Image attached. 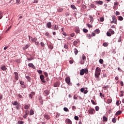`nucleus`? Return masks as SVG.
I'll list each match as a JSON object with an SVG mask.
<instances>
[{"instance_id": "f257e3e1", "label": "nucleus", "mask_w": 124, "mask_h": 124, "mask_svg": "<svg viewBox=\"0 0 124 124\" xmlns=\"http://www.w3.org/2000/svg\"><path fill=\"white\" fill-rule=\"evenodd\" d=\"M101 74V69L99 67H97L95 70V76L96 78H98Z\"/></svg>"}, {"instance_id": "f03ea898", "label": "nucleus", "mask_w": 124, "mask_h": 124, "mask_svg": "<svg viewBox=\"0 0 124 124\" xmlns=\"http://www.w3.org/2000/svg\"><path fill=\"white\" fill-rule=\"evenodd\" d=\"M13 105L16 106V108L17 110H19L21 107V106L20 103L17 102V101H12Z\"/></svg>"}, {"instance_id": "7ed1b4c3", "label": "nucleus", "mask_w": 124, "mask_h": 124, "mask_svg": "<svg viewBox=\"0 0 124 124\" xmlns=\"http://www.w3.org/2000/svg\"><path fill=\"white\" fill-rule=\"evenodd\" d=\"M85 73H86V74H88V73H89V70L88 69H82V70L80 71V75L81 76H83Z\"/></svg>"}, {"instance_id": "20e7f679", "label": "nucleus", "mask_w": 124, "mask_h": 124, "mask_svg": "<svg viewBox=\"0 0 124 124\" xmlns=\"http://www.w3.org/2000/svg\"><path fill=\"white\" fill-rule=\"evenodd\" d=\"M112 19H113V21H111L110 23L111 24H112V23H114V24H117V18H116V16H113Z\"/></svg>"}, {"instance_id": "39448f33", "label": "nucleus", "mask_w": 124, "mask_h": 124, "mask_svg": "<svg viewBox=\"0 0 124 124\" xmlns=\"http://www.w3.org/2000/svg\"><path fill=\"white\" fill-rule=\"evenodd\" d=\"M88 112L89 114H93L95 113V110L93 108H90L89 110H88Z\"/></svg>"}, {"instance_id": "423d86ee", "label": "nucleus", "mask_w": 124, "mask_h": 124, "mask_svg": "<svg viewBox=\"0 0 124 124\" xmlns=\"http://www.w3.org/2000/svg\"><path fill=\"white\" fill-rule=\"evenodd\" d=\"M119 3L118 1H115L114 4L113 9L114 10L117 9L118 7Z\"/></svg>"}, {"instance_id": "0eeeda50", "label": "nucleus", "mask_w": 124, "mask_h": 124, "mask_svg": "<svg viewBox=\"0 0 124 124\" xmlns=\"http://www.w3.org/2000/svg\"><path fill=\"white\" fill-rule=\"evenodd\" d=\"M65 80L66 83H67V84H70V83L71 82V78L70 77L66 78Z\"/></svg>"}, {"instance_id": "6e6552de", "label": "nucleus", "mask_w": 124, "mask_h": 124, "mask_svg": "<svg viewBox=\"0 0 124 124\" xmlns=\"http://www.w3.org/2000/svg\"><path fill=\"white\" fill-rule=\"evenodd\" d=\"M78 43H80V39H77L76 41H74V42H73V45L75 46H76Z\"/></svg>"}, {"instance_id": "1a4fd4ad", "label": "nucleus", "mask_w": 124, "mask_h": 124, "mask_svg": "<svg viewBox=\"0 0 124 124\" xmlns=\"http://www.w3.org/2000/svg\"><path fill=\"white\" fill-rule=\"evenodd\" d=\"M14 74H15V79L16 80H18L19 79V75H18V73H17V72H15Z\"/></svg>"}, {"instance_id": "9d476101", "label": "nucleus", "mask_w": 124, "mask_h": 124, "mask_svg": "<svg viewBox=\"0 0 124 124\" xmlns=\"http://www.w3.org/2000/svg\"><path fill=\"white\" fill-rule=\"evenodd\" d=\"M95 4L102 5L103 2L102 0L95 1Z\"/></svg>"}, {"instance_id": "9b49d317", "label": "nucleus", "mask_w": 124, "mask_h": 124, "mask_svg": "<svg viewBox=\"0 0 124 124\" xmlns=\"http://www.w3.org/2000/svg\"><path fill=\"white\" fill-rule=\"evenodd\" d=\"M28 66L29 67H32V68H33V69H35V67L34 65V64H33V63H29V64H28Z\"/></svg>"}, {"instance_id": "f8f14e48", "label": "nucleus", "mask_w": 124, "mask_h": 124, "mask_svg": "<svg viewBox=\"0 0 124 124\" xmlns=\"http://www.w3.org/2000/svg\"><path fill=\"white\" fill-rule=\"evenodd\" d=\"M60 82H56L54 84V87H59L60 86Z\"/></svg>"}, {"instance_id": "ddd939ff", "label": "nucleus", "mask_w": 124, "mask_h": 124, "mask_svg": "<svg viewBox=\"0 0 124 124\" xmlns=\"http://www.w3.org/2000/svg\"><path fill=\"white\" fill-rule=\"evenodd\" d=\"M66 123L67 124H72V121L70 120L69 119H66Z\"/></svg>"}, {"instance_id": "4468645a", "label": "nucleus", "mask_w": 124, "mask_h": 124, "mask_svg": "<svg viewBox=\"0 0 124 124\" xmlns=\"http://www.w3.org/2000/svg\"><path fill=\"white\" fill-rule=\"evenodd\" d=\"M44 93L46 95H48L50 94V91H48V90H46V91H44Z\"/></svg>"}, {"instance_id": "2eb2a0df", "label": "nucleus", "mask_w": 124, "mask_h": 124, "mask_svg": "<svg viewBox=\"0 0 124 124\" xmlns=\"http://www.w3.org/2000/svg\"><path fill=\"white\" fill-rule=\"evenodd\" d=\"M61 32H62L63 35H64L65 36H67V33H66V32H64V28H62L61 29Z\"/></svg>"}, {"instance_id": "dca6fc26", "label": "nucleus", "mask_w": 124, "mask_h": 124, "mask_svg": "<svg viewBox=\"0 0 124 124\" xmlns=\"http://www.w3.org/2000/svg\"><path fill=\"white\" fill-rule=\"evenodd\" d=\"M31 41L32 42H35L36 43V41H37V38H32V37H31Z\"/></svg>"}, {"instance_id": "f3484780", "label": "nucleus", "mask_w": 124, "mask_h": 124, "mask_svg": "<svg viewBox=\"0 0 124 124\" xmlns=\"http://www.w3.org/2000/svg\"><path fill=\"white\" fill-rule=\"evenodd\" d=\"M108 31L111 33V34H115V32L113 31V29H110L108 30Z\"/></svg>"}, {"instance_id": "a211bd4d", "label": "nucleus", "mask_w": 124, "mask_h": 124, "mask_svg": "<svg viewBox=\"0 0 124 124\" xmlns=\"http://www.w3.org/2000/svg\"><path fill=\"white\" fill-rule=\"evenodd\" d=\"M121 114H122L121 110H118V111L116 112L115 115L119 116V115H120Z\"/></svg>"}, {"instance_id": "6ab92c4d", "label": "nucleus", "mask_w": 124, "mask_h": 124, "mask_svg": "<svg viewBox=\"0 0 124 124\" xmlns=\"http://www.w3.org/2000/svg\"><path fill=\"white\" fill-rule=\"evenodd\" d=\"M47 26L48 28H49V29L51 28V27H52L51 23V22H48L47 23Z\"/></svg>"}, {"instance_id": "aec40b11", "label": "nucleus", "mask_w": 124, "mask_h": 124, "mask_svg": "<svg viewBox=\"0 0 124 124\" xmlns=\"http://www.w3.org/2000/svg\"><path fill=\"white\" fill-rule=\"evenodd\" d=\"M30 107V105H25V107H24V108H25V109H29V108Z\"/></svg>"}, {"instance_id": "412c9836", "label": "nucleus", "mask_w": 124, "mask_h": 124, "mask_svg": "<svg viewBox=\"0 0 124 124\" xmlns=\"http://www.w3.org/2000/svg\"><path fill=\"white\" fill-rule=\"evenodd\" d=\"M1 69L2 70H7V68H6V67L5 65H3V66H2V67H1Z\"/></svg>"}, {"instance_id": "4be33fe9", "label": "nucleus", "mask_w": 124, "mask_h": 124, "mask_svg": "<svg viewBox=\"0 0 124 124\" xmlns=\"http://www.w3.org/2000/svg\"><path fill=\"white\" fill-rule=\"evenodd\" d=\"M44 117L46 120H49V119L50 118V116H49L48 115H47V114L45 115Z\"/></svg>"}, {"instance_id": "5701e85b", "label": "nucleus", "mask_w": 124, "mask_h": 124, "mask_svg": "<svg viewBox=\"0 0 124 124\" xmlns=\"http://www.w3.org/2000/svg\"><path fill=\"white\" fill-rule=\"evenodd\" d=\"M103 120L104 122H107V121L108 120V119L107 117H106V116H103Z\"/></svg>"}, {"instance_id": "b1692460", "label": "nucleus", "mask_w": 124, "mask_h": 124, "mask_svg": "<svg viewBox=\"0 0 124 124\" xmlns=\"http://www.w3.org/2000/svg\"><path fill=\"white\" fill-rule=\"evenodd\" d=\"M74 51L75 55H77V54H78V51L76 48H75V49H74Z\"/></svg>"}, {"instance_id": "393cba45", "label": "nucleus", "mask_w": 124, "mask_h": 124, "mask_svg": "<svg viewBox=\"0 0 124 124\" xmlns=\"http://www.w3.org/2000/svg\"><path fill=\"white\" fill-rule=\"evenodd\" d=\"M123 19H124V18L121 16H118V20H119L120 21H123Z\"/></svg>"}, {"instance_id": "a878e982", "label": "nucleus", "mask_w": 124, "mask_h": 124, "mask_svg": "<svg viewBox=\"0 0 124 124\" xmlns=\"http://www.w3.org/2000/svg\"><path fill=\"white\" fill-rule=\"evenodd\" d=\"M40 78L41 79V81H42V80L45 79V77L43 75H41L40 76Z\"/></svg>"}, {"instance_id": "bb28decb", "label": "nucleus", "mask_w": 124, "mask_h": 124, "mask_svg": "<svg viewBox=\"0 0 124 124\" xmlns=\"http://www.w3.org/2000/svg\"><path fill=\"white\" fill-rule=\"evenodd\" d=\"M26 78L27 79L28 81L30 82L31 80V78L30 76H26Z\"/></svg>"}, {"instance_id": "cd10ccee", "label": "nucleus", "mask_w": 124, "mask_h": 124, "mask_svg": "<svg viewBox=\"0 0 124 124\" xmlns=\"http://www.w3.org/2000/svg\"><path fill=\"white\" fill-rule=\"evenodd\" d=\"M90 19H91V20H90V22H91V23H92V22H93V17L92 16H90Z\"/></svg>"}, {"instance_id": "c85d7f7f", "label": "nucleus", "mask_w": 124, "mask_h": 124, "mask_svg": "<svg viewBox=\"0 0 124 124\" xmlns=\"http://www.w3.org/2000/svg\"><path fill=\"white\" fill-rule=\"evenodd\" d=\"M16 62H17V63H20V62H21V60H20L19 59H17V60H15Z\"/></svg>"}, {"instance_id": "c756f323", "label": "nucleus", "mask_w": 124, "mask_h": 124, "mask_svg": "<svg viewBox=\"0 0 124 124\" xmlns=\"http://www.w3.org/2000/svg\"><path fill=\"white\" fill-rule=\"evenodd\" d=\"M34 114V110H32V109H31L30 110V115H33Z\"/></svg>"}, {"instance_id": "7c9ffc66", "label": "nucleus", "mask_w": 124, "mask_h": 124, "mask_svg": "<svg viewBox=\"0 0 124 124\" xmlns=\"http://www.w3.org/2000/svg\"><path fill=\"white\" fill-rule=\"evenodd\" d=\"M71 8L74 10L77 9L76 6L75 5H71Z\"/></svg>"}, {"instance_id": "2f4dec72", "label": "nucleus", "mask_w": 124, "mask_h": 124, "mask_svg": "<svg viewBox=\"0 0 124 124\" xmlns=\"http://www.w3.org/2000/svg\"><path fill=\"white\" fill-rule=\"evenodd\" d=\"M107 35L108 37H111V33H110V32L108 31V32H107Z\"/></svg>"}, {"instance_id": "473e14b6", "label": "nucleus", "mask_w": 124, "mask_h": 124, "mask_svg": "<svg viewBox=\"0 0 124 124\" xmlns=\"http://www.w3.org/2000/svg\"><path fill=\"white\" fill-rule=\"evenodd\" d=\"M95 32L96 33V34H99V33L100 32V31L99 29H96V30H95Z\"/></svg>"}, {"instance_id": "72a5a7b5", "label": "nucleus", "mask_w": 124, "mask_h": 124, "mask_svg": "<svg viewBox=\"0 0 124 124\" xmlns=\"http://www.w3.org/2000/svg\"><path fill=\"white\" fill-rule=\"evenodd\" d=\"M64 48L65 49H68V45L67 44H65L64 45Z\"/></svg>"}, {"instance_id": "f704fd0d", "label": "nucleus", "mask_w": 124, "mask_h": 124, "mask_svg": "<svg viewBox=\"0 0 124 124\" xmlns=\"http://www.w3.org/2000/svg\"><path fill=\"white\" fill-rule=\"evenodd\" d=\"M86 56H85V55H83L82 60H83L84 63H85V61H86Z\"/></svg>"}, {"instance_id": "c9c22d12", "label": "nucleus", "mask_w": 124, "mask_h": 124, "mask_svg": "<svg viewBox=\"0 0 124 124\" xmlns=\"http://www.w3.org/2000/svg\"><path fill=\"white\" fill-rule=\"evenodd\" d=\"M104 46H108V44L107 42H105L103 44Z\"/></svg>"}, {"instance_id": "e433bc0d", "label": "nucleus", "mask_w": 124, "mask_h": 124, "mask_svg": "<svg viewBox=\"0 0 124 124\" xmlns=\"http://www.w3.org/2000/svg\"><path fill=\"white\" fill-rule=\"evenodd\" d=\"M112 121L113 123H115L117 122V119L116 118H113Z\"/></svg>"}, {"instance_id": "4c0bfd02", "label": "nucleus", "mask_w": 124, "mask_h": 124, "mask_svg": "<svg viewBox=\"0 0 124 124\" xmlns=\"http://www.w3.org/2000/svg\"><path fill=\"white\" fill-rule=\"evenodd\" d=\"M99 62H100V63H101V64H103V62H104V60H103L102 59H100L99 60Z\"/></svg>"}, {"instance_id": "58836bf2", "label": "nucleus", "mask_w": 124, "mask_h": 124, "mask_svg": "<svg viewBox=\"0 0 124 124\" xmlns=\"http://www.w3.org/2000/svg\"><path fill=\"white\" fill-rule=\"evenodd\" d=\"M112 102V99H108L107 103L108 104H110Z\"/></svg>"}, {"instance_id": "ea45409f", "label": "nucleus", "mask_w": 124, "mask_h": 124, "mask_svg": "<svg viewBox=\"0 0 124 124\" xmlns=\"http://www.w3.org/2000/svg\"><path fill=\"white\" fill-rule=\"evenodd\" d=\"M83 31H84V32L85 33H87L88 31V29H83Z\"/></svg>"}, {"instance_id": "a19ab883", "label": "nucleus", "mask_w": 124, "mask_h": 124, "mask_svg": "<svg viewBox=\"0 0 124 124\" xmlns=\"http://www.w3.org/2000/svg\"><path fill=\"white\" fill-rule=\"evenodd\" d=\"M25 114L26 115H28V114H29V110H25Z\"/></svg>"}, {"instance_id": "79ce46f5", "label": "nucleus", "mask_w": 124, "mask_h": 124, "mask_svg": "<svg viewBox=\"0 0 124 124\" xmlns=\"http://www.w3.org/2000/svg\"><path fill=\"white\" fill-rule=\"evenodd\" d=\"M48 48H49V49H53V45H49V46H48Z\"/></svg>"}, {"instance_id": "37998d69", "label": "nucleus", "mask_w": 124, "mask_h": 124, "mask_svg": "<svg viewBox=\"0 0 124 124\" xmlns=\"http://www.w3.org/2000/svg\"><path fill=\"white\" fill-rule=\"evenodd\" d=\"M121 101H117V102H116V105L117 106H119L120 104H121Z\"/></svg>"}, {"instance_id": "c03bdc74", "label": "nucleus", "mask_w": 124, "mask_h": 124, "mask_svg": "<svg viewBox=\"0 0 124 124\" xmlns=\"http://www.w3.org/2000/svg\"><path fill=\"white\" fill-rule=\"evenodd\" d=\"M54 30H59L58 26L55 25Z\"/></svg>"}, {"instance_id": "a18cd8bd", "label": "nucleus", "mask_w": 124, "mask_h": 124, "mask_svg": "<svg viewBox=\"0 0 124 124\" xmlns=\"http://www.w3.org/2000/svg\"><path fill=\"white\" fill-rule=\"evenodd\" d=\"M80 63L81 64V65H83V64H84V61H83V60H80Z\"/></svg>"}, {"instance_id": "49530a36", "label": "nucleus", "mask_w": 124, "mask_h": 124, "mask_svg": "<svg viewBox=\"0 0 124 124\" xmlns=\"http://www.w3.org/2000/svg\"><path fill=\"white\" fill-rule=\"evenodd\" d=\"M115 15L116 16H118L120 15V13L119 11H116Z\"/></svg>"}, {"instance_id": "de8ad7c7", "label": "nucleus", "mask_w": 124, "mask_h": 124, "mask_svg": "<svg viewBox=\"0 0 124 124\" xmlns=\"http://www.w3.org/2000/svg\"><path fill=\"white\" fill-rule=\"evenodd\" d=\"M91 7L93 8L94 9H95L96 8V6L94 5V4H91Z\"/></svg>"}, {"instance_id": "09e8293b", "label": "nucleus", "mask_w": 124, "mask_h": 124, "mask_svg": "<svg viewBox=\"0 0 124 124\" xmlns=\"http://www.w3.org/2000/svg\"><path fill=\"white\" fill-rule=\"evenodd\" d=\"M63 12V8H60L58 9V12Z\"/></svg>"}, {"instance_id": "8fccbe9b", "label": "nucleus", "mask_w": 124, "mask_h": 124, "mask_svg": "<svg viewBox=\"0 0 124 124\" xmlns=\"http://www.w3.org/2000/svg\"><path fill=\"white\" fill-rule=\"evenodd\" d=\"M75 35V33H72L70 34V36L71 37H74Z\"/></svg>"}, {"instance_id": "3c124183", "label": "nucleus", "mask_w": 124, "mask_h": 124, "mask_svg": "<svg viewBox=\"0 0 124 124\" xmlns=\"http://www.w3.org/2000/svg\"><path fill=\"white\" fill-rule=\"evenodd\" d=\"M108 85H104V86L103 87V88L104 89H108Z\"/></svg>"}, {"instance_id": "603ef678", "label": "nucleus", "mask_w": 124, "mask_h": 124, "mask_svg": "<svg viewBox=\"0 0 124 124\" xmlns=\"http://www.w3.org/2000/svg\"><path fill=\"white\" fill-rule=\"evenodd\" d=\"M45 35L47 37H49L50 34H49V33H48V32H46L45 33Z\"/></svg>"}, {"instance_id": "864d4df0", "label": "nucleus", "mask_w": 124, "mask_h": 124, "mask_svg": "<svg viewBox=\"0 0 124 124\" xmlns=\"http://www.w3.org/2000/svg\"><path fill=\"white\" fill-rule=\"evenodd\" d=\"M105 18H104V17H101V18H100V21L103 22L104 21Z\"/></svg>"}, {"instance_id": "5fc2aeb1", "label": "nucleus", "mask_w": 124, "mask_h": 124, "mask_svg": "<svg viewBox=\"0 0 124 124\" xmlns=\"http://www.w3.org/2000/svg\"><path fill=\"white\" fill-rule=\"evenodd\" d=\"M75 120H77V121L79 120V117H78V116H75Z\"/></svg>"}, {"instance_id": "6e6d98bb", "label": "nucleus", "mask_w": 124, "mask_h": 124, "mask_svg": "<svg viewBox=\"0 0 124 124\" xmlns=\"http://www.w3.org/2000/svg\"><path fill=\"white\" fill-rule=\"evenodd\" d=\"M63 109H64V111H69V109L65 107Z\"/></svg>"}, {"instance_id": "4d7b16f0", "label": "nucleus", "mask_w": 124, "mask_h": 124, "mask_svg": "<svg viewBox=\"0 0 124 124\" xmlns=\"http://www.w3.org/2000/svg\"><path fill=\"white\" fill-rule=\"evenodd\" d=\"M91 102L94 105H96V103H95L94 102V101H93V100H91Z\"/></svg>"}, {"instance_id": "13d9d810", "label": "nucleus", "mask_w": 124, "mask_h": 124, "mask_svg": "<svg viewBox=\"0 0 124 124\" xmlns=\"http://www.w3.org/2000/svg\"><path fill=\"white\" fill-rule=\"evenodd\" d=\"M18 124H24V122H23V121H20L19 122H18Z\"/></svg>"}, {"instance_id": "bf43d9fd", "label": "nucleus", "mask_w": 124, "mask_h": 124, "mask_svg": "<svg viewBox=\"0 0 124 124\" xmlns=\"http://www.w3.org/2000/svg\"><path fill=\"white\" fill-rule=\"evenodd\" d=\"M41 46L42 47L45 46V44L44 43V42H41Z\"/></svg>"}, {"instance_id": "052dcab7", "label": "nucleus", "mask_w": 124, "mask_h": 124, "mask_svg": "<svg viewBox=\"0 0 124 124\" xmlns=\"http://www.w3.org/2000/svg\"><path fill=\"white\" fill-rule=\"evenodd\" d=\"M35 44L36 45H38V46H39V45H40V44L39 43V42H37V41H35Z\"/></svg>"}, {"instance_id": "680f3d73", "label": "nucleus", "mask_w": 124, "mask_h": 124, "mask_svg": "<svg viewBox=\"0 0 124 124\" xmlns=\"http://www.w3.org/2000/svg\"><path fill=\"white\" fill-rule=\"evenodd\" d=\"M85 91V88H81L80 92L83 93Z\"/></svg>"}, {"instance_id": "e2e57ef3", "label": "nucleus", "mask_w": 124, "mask_h": 124, "mask_svg": "<svg viewBox=\"0 0 124 124\" xmlns=\"http://www.w3.org/2000/svg\"><path fill=\"white\" fill-rule=\"evenodd\" d=\"M37 71H38V73H39L40 74H42L43 73V72L42 71V70H38Z\"/></svg>"}, {"instance_id": "0e129e2a", "label": "nucleus", "mask_w": 124, "mask_h": 124, "mask_svg": "<svg viewBox=\"0 0 124 124\" xmlns=\"http://www.w3.org/2000/svg\"><path fill=\"white\" fill-rule=\"evenodd\" d=\"M99 107H95V110L96 111H99Z\"/></svg>"}, {"instance_id": "69168bd1", "label": "nucleus", "mask_w": 124, "mask_h": 124, "mask_svg": "<svg viewBox=\"0 0 124 124\" xmlns=\"http://www.w3.org/2000/svg\"><path fill=\"white\" fill-rule=\"evenodd\" d=\"M75 31L76 33H78L80 31H79V29H76Z\"/></svg>"}, {"instance_id": "338daca9", "label": "nucleus", "mask_w": 124, "mask_h": 124, "mask_svg": "<svg viewBox=\"0 0 124 124\" xmlns=\"http://www.w3.org/2000/svg\"><path fill=\"white\" fill-rule=\"evenodd\" d=\"M88 92V91H87V90H84V93L85 94H86V93H87Z\"/></svg>"}, {"instance_id": "774afa93", "label": "nucleus", "mask_w": 124, "mask_h": 124, "mask_svg": "<svg viewBox=\"0 0 124 124\" xmlns=\"http://www.w3.org/2000/svg\"><path fill=\"white\" fill-rule=\"evenodd\" d=\"M44 75H45V76L46 77H48V73H47L45 72V73H44Z\"/></svg>"}]
</instances>
